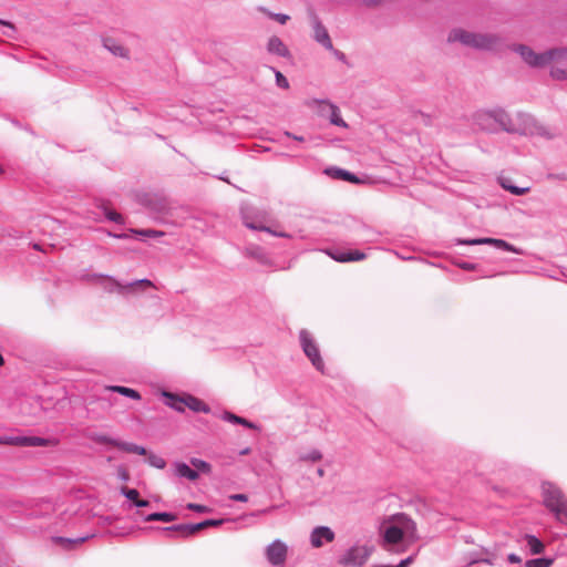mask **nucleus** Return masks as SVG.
Instances as JSON below:
<instances>
[{
	"mask_svg": "<svg viewBox=\"0 0 567 567\" xmlns=\"http://www.w3.org/2000/svg\"><path fill=\"white\" fill-rule=\"evenodd\" d=\"M417 539L415 522L405 514H395L381 528L380 546L391 554H402Z\"/></svg>",
	"mask_w": 567,
	"mask_h": 567,
	"instance_id": "1",
	"label": "nucleus"
},
{
	"mask_svg": "<svg viewBox=\"0 0 567 567\" xmlns=\"http://www.w3.org/2000/svg\"><path fill=\"white\" fill-rule=\"evenodd\" d=\"M449 42H461L464 45L481 50H497L501 45V38L495 34L473 33L462 29H454L450 32Z\"/></svg>",
	"mask_w": 567,
	"mask_h": 567,
	"instance_id": "2",
	"label": "nucleus"
},
{
	"mask_svg": "<svg viewBox=\"0 0 567 567\" xmlns=\"http://www.w3.org/2000/svg\"><path fill=\"white\" fill-rule=\"evenodd\" d=\"M512 50L517 52L522 59L533 68H543L553 61L560 62L567 55V49H550L548 51L536 53L525 44H515Z\"/></svg>",
	"mask_w": 567,
	"mask_h": 567,
	"instance_id": "3",
	"label": "nucleus"
},
{
	"mask_svg": "<svg viewBox=\"0 0 567 567\" xmlns=\"http://www.w3.org/2000/svg\"><path fill=\"white\" fill-rule=\"evenodd\" d=\"M496 133L503 131L511 134H526L527 126L534 122V118L526 113H517L516 117L519 123H516L509 113L503 107H494Z\"/></svg>",
	"mask_w": 567,
	"mask_h": 567,
	"instance_id": "4",
	"label": "nucleus"
},
{
	"mask_svg": "<svg viewBox=\"0 0 567 567\" xmlns=\"http://www.w3.org/2000/svg\"><path fill=\"white\" fill-rule=\"evenodd\" d=\"M240 216L243 224L251 229V230H259V231H266L271 234L275 237L280 238H291V235L285 231H276L271 229L268 226H265L261 220H259V214L258 212L250 205H244L240 207Z\"/></svg>",
	"mask_w": 567,
	"mask_h": 567,
	"instance_id": "5",
	"label": "nucleus"
},
{
	"mask_svg": "<svg viewBox=\"0 0 567 567\" xmlns=\"http://www.w3.org/2000/svg\"><path fill=\"white\" fill-rule=\"evenodd\" d=\"M299 340L302 348L303 353L307 355V358L311 361L312 365L320 372H323L324 370V362L321 358L319 347L317 342L315 341L311 333L302 329L299 332Z\"/></svg>",
	"mask_w": 567,
	"mask_h": 567,
	"instance_id": "6",
	"label": "nucleus"
},
{
	"mask_svg": "<svg viewBox=\"0 0 567 567\" xmlns=\"http://www.w3.org/2000/svg\"><path fill=\"white\" fill-rule=\"evenodd\" d=\"M372 549L367 545H354L347 549L338 561L344 567H360L368 560Z\"/></svg>",
	"mask_w": 567,
	"mask_h": 567,
	"instance_id": "7",
	"label": "nucleus"
},
{
	"mask_svg": "<svg viewBox=\"0 0 567 567\" xmlns=\"http://www.w3.org/2000/svg\"><path fill=\"white\" fill-rule=\"evenodd\" d=\"M453 245H467V246H475V245H489L497 249L509 251L514 254H522L523 251L519 248H516L514 245L509 244L508 241L504 239L498 238H489V237H482V238H454Z\"/></svg>",
	"mask_w": 567,
	"mask_h": 567,
	"instance_id": "8",
	"label": "nucleus"
},
{
	"mask_svg": "<svg viewBox=\"0 0 567 567\" xmlns=\"http://www.w3.org/2000/svg\"><path fill=\"white\" fill-rule=\"evenodd\" d=\"M473 124L481 131L486 133H496L495 113L493 109L477 110L472 115Z\"/></svg>",
	"mask_w": 567,
	"mask_h": 567,
	"instance_id": "9",
	"label": "nucleus"
},
{
	"mask_svg": "<svg viewBox=\"0 0 567 567\" xmlns=\"http://www.w3.org/2000/svg\"><path fill=\"white\" fill-rule=\"evenodd\" d=\"M324 252L338 262H353L367 258V254L358 249H344L341 247H330Z\"/></svg>",
	"mask_w": 567,
	"mask_h": 567,
	"instance_id": "10",
	"label": "nucleus"
},
{
	"mask_svg": "<svg viewBox=\"0 0 567 567\" xmlns=\"http://www.w3.org/2000/svg\"><path fill=\"white\" fill-rule=\"evenodd\" d=\"M93 279H107L111 282V287L106 288L109 291H113L114 288H118L121 292H124L128 289H136V288H151L154 287V284L150 279H138L132 282H128L126 285H121L117 280H115L113 277L109 275L103 274H93Z\"/></svg>",
	"mask_w": 567,
	"mask_h": 567,
	"instance_id": "11",
	"label": "nucleus"
},
{
	"mask_svg": "<svg viewBox=\"0 0 567 567\" xmlns=\"http://www.w3.org/2000/svg\"><path fill=\"white\" fill-rule=\"evenodd\" d=\"M266 558L272 566H282L287 558V546L280 539L274 540L266 548Z\"/></svg>",
	"mask_w": 567,
	"mask_h": 567,
	"instance_id": "12",
	"label": "nucleus"
},
{
	"mask_svg": "<svg viewBox=\"0 0 567 567\" xmlns=\"http://www.w3.org/2000/svg\"><path fill=\"white\" fill-rule=\"evenodd\" d=\"M310 19L313 29V39L327 50H333L331 38L327 28L322 24L315 11H310Z\"/></svg>",
	"mask_w": 567,
	"mask_h": 567,
	"instance_id": "13",
	"label": "nucleus"
},
{
	"mask_svg": "<svg viewBox=\"0 0 567 567\" xmlns=\"http://www.w3.org/2000/svg\"><path fill=\"white\" fill-rule=\"evenodd\" d=\"M545 507L564 526H567V498H544Z\"/></svg>",
	"mask_w": 567,
	"mask_h": 567,
	"instance_id": "14",
	"label": "nucleus"
},
{
	"mask_svg": "<svg viewBox=\"0 0 567 567\" xmlns=\"http://www.w3.org/2000/svg\"><path fill=\"white\" fill-rule=\"evenodd\" d=\"M336 538L334 532L328 526H317L310 534V544L315 548H320L324 543H332Z\"/></svg>",
	"mask_w": 567,
	"mask_h": 567,
	"instance_id": "15",
	"label": "nucleus"
},
{
	"mask_svg": "<svg viewBox=\"0 0 567 567\" xmlns=\"http://www.w3.org/2000/svg\"><path fill=\"white\" fill-rule=\"evenodd\" d=\"M152 529L163 533L165 537L172 540H185L190 538L187 523L173 524L166 527H152Z\"/></svg>",
	"mask_w": 567,
	"mask_h": 567,
	"instance_id": "16",
	"label": "nucleus"
},
{
	"mask_svg": "<svg viewBox=\"0 0 567 567\" xmlns=\"http://www.w3.org/2000/svg\"><path fill=\"white\" fill-rule=\"evenodd\" d=\"M173 474L176 477L185 478L187 481L194 482L198 478L197 471H194L190 464L185 462L176 461L172 464Z\"/></svg>",
	"mask_w": 567,
	"mask_h": 567,
	"instance_id": "17",
	"label": "nucleus"
},
{
	"mask_svg": "<svg viewBox=\"0 0 567 567\" xmlns=\"http://www.w3.org/2000/svg\"><path fill=\"white\" fill-rule=\"evenodd\" d=\"M324 174H327L329 177L333 179L344 181L352 184L360 183V178L357 175L344 168L330 166L324 169Z\"/></svg>",
	"mask_w": 567,
	"mask_h": 567,
	"instance_id": "18",
	"label": "nucleus"
},
{
	"mask_svg": "<svg viewBox=\"0 0 567 567\" xmlns=\"http://www.w3.org/2000/svg\"><path fill=\"white\" fill-rule=\"evenodd\" d=\"M93 536H94V534H86V535L78 536V537H73V538L55 536V537H53V542L55 544L61 545V547L63 549L71 550V549L75 548V546L84 543L85 540L92 538Z\"/></svg>",
	"mask_w": 567,
	"mask_h": 567,
	"instance_id": "19",
	"label": "nucleus"
},
{
	"mask_svg": "<svg viewBox=\"0 0 567 567\" xmlns=\"http://www.w3.org/2000/svg\"><path fill=\"white\" fill-rule=\"evenodd\" d=\"M141 517L144 522H164L171 523L178 518V515L175 512H153L150 514H141Z\"/></svg>",
	"mask_w": 567,
	"mask_h": 567,
	"instance_id": "20",
	"label": "nucleus"
},
{
	"mask_svg": "<svg viewBox=\"0 0 567 567\" xmlns=\"http://www.w3.org/2000/svg\"><path fill=\"white\" fill-rule=\"evenodd\" d=\"M267 50L271 54H276L278 56L286 58L289 55V50L282 42L280 38L277 35H272L267 43Z\"/></svg>",
	"mask_w": 567,
	"mask_h": 567,
	"instance_id": "21",
	"label": "nucleus"
},
{
	"mask_svg": "<svg viewBox=\"0 0 567 567\" xmlns=\"http://www.w3.org/2000/svg\"><path fill=\"white\" fill-rule=\"evenodd\" d=\"M163 398L165 399V404L169 406L171 409L177 411V412H184L185 411V396H179L175 393L163 391L162 392Z\"/></svg>",
	"mask_w": 567,
	"mask_h": 567,
	"instance_id": "22",
	"label": "nucleus"
},
{
	"mask_svg": "<svg viewBox=\"0 0 567 567\" xmlns=\"http://www.w3.org/2000/svg\"><path fill=\"white\" fill-rule=\"evenodd\" d=\"M221 420L233 423V424L243 425L244 427H247L250 430H259V426L256 423H254L243 416H239L233 412H229V411H225L223 413Z\"/></svg>",
	"mask_w": 567,
	"mask_h": 567,
	"instance_id": "23",
	"label": "nucleus"
},
{
	"mask_svg": "<svg viewBox=\"0 0 567 567\" xmlns=\"http://www.w3.org/2000/svg\"><path fill=\"white\" fill-rule=\"evenodd\" d=\"M316 102L324 104L327 107H329V110H330L329 120L332 125H336L339 127H344V128L348 127V124L342 118V116L340 114V110L337 105H334L333 103L326 102L323 100H317Z\"/></svg>",
	"mask_w": 567,
	"mask_h": 567,
	"instance_id": "24",
	"label": "nucleus"
},
{
	"mask_svg": "<svg viewBox=\"0 0 567 567\" xmlns=\"http://www.w3.org/2000/svg\"><path fill=\"white\" fill-rule=\"evenodd\" d=\"M184 404H185V406H187L189 410H192L194 412H203V413L210 412V408L208 404H206L203 400H200L192 394L185 395Z\"/></svg>",
	"mask_w": 567,
	"mask_h": 567,
	"instance_id": "25",
	"label": "nucleus"
},
{
	"mask_svg": "<svg viewBox=\"0 0 567 567\" xmlns=\"http://www.w3.org/2000/svg\"><path fill=\"white\" fill-rule=\"evenodd\" d=\"M291 511V505L289 502H281L280 504H272L265 509H262L261 514H268L274 516H287Z\"/></svg>",
	"mask_w": 567,
	"mask_h": 567,
	"instance_id": "26",
	"label": "nucleus"
},
{
	"mask_svg": "<svg viewBox=\"0 0 567 567\" xmlns=\"http://www.w3.org/2000/svg\"><path fill=\"white\" fill-rule=\"evenodd\" d=\"M59 441L55 437L27 436L24 446H55Z\"/></svg>",
	"mask_w": 567,
	"mask_h": 567,
	"instance_id": "27",
	"label": "nucleus"
},
{
	"mask_svg": "<svg viewBox=\"0 0 567 567\" xmlns=\"http://www.w3.org/2000/svg\"><path fill=\"white\" fill-rule=\"evenodd\" d=\"M526 545L532 555L542 554L545 549L543 542L535 535H525Z\"/></svg>",
	"mask_w": 567,
	"mask_h": 567,
	"instance_id": "28",
	"label": "nucleus"
},
{
	"mask_svg": "<svg viewBox=\"0 0 567 567\" xmlns=\"http://www.w3.org/2000/svg\"><path fill=\"white\" fill-rule=\"evenodd\" d=\"M107 390L118 393L125 398L132 399V400H141V394L138 391L132 388L123 386V385H110L107 386Z\"/></svg>",
	"mask_w": 567,
	"mask_h": 567,
	"instance_id": "29",
	"label": "nucleus"
},
{
	"mask_svg": "<svg viewBox=\"0 0 567 567\" xmlns=\"http://www.w3.org/2000/svg\"><path fill=\"white\" fill-rule=\"evenodd\" d=\"M117 449L121 451H124L127 453H134L137 455H146L147 454V450L144 446L137 445L133 442L120 441L117 444Z\"/></svg>",
	"mask_w": 567,
	"mask_h": 567,
	"instance_id": "30",
	"label": "nucleus"
},
{
	"mask_svg": "<svg viewBox=\"0 0 567 567\" xmlns=\"http://www.w3.org/2000/svg\"><path fill=\"white\" fill-rule=\"evenodd\" d=\"M194 471H197V476L199 477V474H210L212 473V465L207 461H204L202 458L192 457L189 461Z\"/></svg>",
	"mask_w": 567,
	"mask_h": 567,
	"instance_id": "31",
	"label": "nucleus"
},
{
	"mask_svg": "<svg viewBox=\"0 0 567 567\" xmlns=\"http://www.w3.org/2000/svg\"><path fill=\"white\" fill-rule=\"evenodd\" d=\"M97 207L103 210L104 216L107 220L113 221L118 225L125 224L124 217L120 213H117L113 209H110L105 204L102 203Z\"/></svg>",
	"mask_w": 567,
	"mask_h": 567,
	"instance_id": "32",
	"label": "nucleus"
},
{
	"mask_svg": "<svg viewBox=\"0 0 567 567\" xmlns=\"http://www.w3.org/2000/svg\"><path fill=\"white\" fill-rule=\"evenodd\" d=\"M501 186L504 189L508 190L511 194L516 195V196L524 195V194L528 193V190H529L528 187H518V186L514 185L509 178H502Z\"/></svg>",
	"mask_w": 567,
	"mask_h": 567,
	"instance_id": "33",
	"label": "nucleus"
},
{
	"mask_svg": "<svg viewBox=\"0 0 567 567\" xmlns=\"http://www.w3.org/2000/svg\"><path fill=\"white\" fill-rule=\"evenodd\" d=\"M25 435H0V444L24 446Z\"/></svg>",
	"mask_w": 567,
	"mask_h": 567,
	"instance_id": "34",
	"label": "nucleus"
},
{
	"mask_svg": "<svg viewBox=\"0 0 567 567\" xmlns=\"http://www.w3.org/2000/svg\"><path fill=\"white\" fill-rule=\"evenodd\" d=\"M90 439L97 444H109L117 447L120 440L113 439L106 434L94 433L90 435Z\"/></svg>",
	"mask_w": 567,
	"mask_h": 567,
	"instance_id": "35",
	"label": "nucleus"
},
{
	"mask_svg": "<svg viewBox=\"0 0 567 567\" xmlns=\"http://www.w3.org/2000/svg\"><path fill=\"white\" fill-rule=\"evenodd\" d=\"M148 505L150 502L146 498H125V501L122 504V507L125 509H133Z\"/></svg>",
	"mask_w": 567,
	"mask_h": 567,
	"instance_id": "36",
	"label": "nucleus"
},
{
	"mask_svg": "<svg viewBox=\"0 0 567 567\" xmlns=\"http://www.w3.org/2000/svg\"><path fill=\"white\" fill-rule=\"evenodd\" d=\"M145 456L147 457L146 461L151 466L158 468V470L165 468L166 461L161 455L147 452V454Z\"/></svg>",
	"mask_w": 567,
	"mask_h": 567,
	"instance_id": "37",
	"label": "nucleus"
},
{
	"mask_svg": "<svg viewBox=\"0 0 567 567\" xmlns=\"http://www.w3.org/2000/svg\"><path fill=\"white\" fill-rule=\"evenodd\" d=\"M554 563L553 558L548 557H539V558H533L528 559L525 563L526 567H550Z\"/></svg>",
	"mask_w": 567,
	"mask_h": 567,
	"instance_id": "38",
	"label": "nucleus"
},
{
	"mask_svg": "<svg viewBox=\"0 0 567 567\" xmlns=\"http://www.w3.org/2000/svg\"><path fill=\"white\" fill-rule=\"evenodd\" d=\"M542 496L551 497V496H563V495H561V491L556 485H554L553 483H549V482H544L542 484Z\"/></svg>",
	"mask_w": 567,
	"mask_h": 567,
	"instance_id": "39",
	"label": "nucleus"
},
{
	"mask_svg": "<svg viewBox=\"0 0 567 567\" xmlns=\"http://www.w3.org/2000/svg\"><path fill=\"white\" fill-rule=\"evenodd\" d=\"M130 231L136 236L147 237V238H158L164 235L163 231L156 229H135L131 228Z\"/></svg>",
	"mask_w": 567,
	"mask_h": 567,
	"instance_id": "40",
	"label": "nucleus"
},
{
	"mask_svg": "<svg viewBox=\"0 0 567 567\" xmlns=\"http://www.w3.org/2000/svg\"><path fill=\"white\" fill-rule=\"evenodd\" d=\"M299 458L300 461L318 462L322 458V454L319 450L312 449L311 451L301 454Z\"/></svg>",
	"mask_w": 567,
	"mask_h": 567,
	"instance_id": "41",
	"label": "nucleus"
},
{
	"mask_svg": "<svg viewBox=\"0 0 567 567\" xmlns=\"http://www.w3.org/2000/svg\"><path fill=\"white\" fill-rule=\"evenodd\" d=\"M187 527L190 538L206 529L203 520L198 523H187Z\"/></svg>",
	"mask_w": 567,
	"mask_h": 567,
	"instance_id": "42",
	"label": "nucleus"
},
{
	"mask_svg": "<svg viewBox=\"0 0 567 567\" xmlns=\"http://www.w3.org/2000/svg\"><path fill=\"white\" fill-rule=\"evenodd\" d=\"M271 70L275 72L276 84L281 89H288L289 82H288L287 78L280 71H278L274 68H271Z\"/></svg>",
	"mask_w": 567,
	"mask_h": 567,
	"instance_id": "43",
	"label": "nucleus"
},
{
	"mask_svg": "<svg viewBox=\"0 0 567 567\" xmlns=\"http://www.w3.org/2000/svg\"><path fill=\"white\" fill-rule=\"evenodd\" d=\"M550 74L553 78L557 80H566L567 79V68L553 66Z\"/></svg>",
	"mask_w": 567,
	"mask_h": 567,
	"instance_id": "44",
	"label": "nucleus"
},
{
	"mask_svg": "<svg viewBox=\"0 0 567 567\" xmlns=\"http://www.w3.org/2000/svg\"><path fill=\"white\" fill-rule=\"evenodd\" d=\"M227 519H224V518H208V519H205L203 520L204 522V525H205V528H208V527H217V526H220L223 525Z\"/></svg>",
	"mask_w": 567,
	"mask_h": 567,
	"instance_id": "45",
	"label": "nucleus"
},
{
	"mask_svg": "<svg viewBox=\"0 0 567 567\" xmlns=\"http://www.w3.org/2000/svg\"><path fill=\"white\" fill-rule=\"evenodd\" d=\"M268 16L278 21L280 24H285L289 19L290 17L288 14H285V13H272V12H269Z\"/></svg>",
	"mask_w": 567,
	"mask_h": 567,
	"instance_id": "46",
	"label": "nucleus"
},
{
	"mask_svg": "<svg viewBox=\"0 0 567 567\" xmlns=\"http://www.w3.org/2000/svg\"><path fill=\"white\" fill-rule=\"evenodd\" d=\"M0 24L7 27L10 31L8 32H4V34L9 38H14V33H16V27L13 23H11L10 21H6V20H2L0 19Z\"/></svg>",
	"mask_w": 567,
	"mask_h": 567,
	"instance_id": "47",
	"label": "nucleus"
},
{
	"mask_svg": "<svg viewBox=\"0 0 567 567\" xmlns=\"http://www.w3.org/2000/svg\"><path fill=\"white\" fill-rule=\"evenodd\" d=\"M97 230L101 231V233H105L109 237L116 238V239H127L130 237L125 233L116 234V233H112L110 230H106L104 228H99Z\"/></svg>",
	"mask_w": 567,
	"mask_h": 567,
	"instance_id": "48",
	"label": "nucleus"
},
{
	"mask_svg": "<svg viewBox=\"0 0 567 567\" xmlns=\"http://www.w3.org/2000/svg\"><path fill=\"white\" fill-rule=\"evenodd\" d=\"M186 507L190 511H195V512H199V513H206V512H209L210 509L205 506V505H199V504H194V503H189L186 505Z\"/></svg>",
	"mask_w": 567,
	"mask_h": 567,
	"instance_id": "49",
	"label": "nucleus"
},
{
	"mask_svg": "<svg viewBox=\"0 0 567 567\" xmlns=\"http://www.w3.org/2000/svg\"><path fill=\"white\" fill-rule=\"evenodd\" d=\"M415 558V555L408 556L406 558L402 559L395 567H409Z\"/></svg>",
	"mask_w": 567,
	"mask_h": 567,
	"instance_id": "50",
	"label": "nucleus"
},
{
	"mask_svg": "<svg viewBox=\"0 0 567 567\" xmlns=\"http://www.w3.org/2000/svg\"><path fill=\"white\" fill-rule=\"evenodd\" d=\"M122 496H140V493L135 488H121Z\"/></svg>",
	"mask_w": 567,
	"mask_h": 567,
	"instance_id": "51",
	"label": "nucleus"
},
{
	"mask_svg": "<svg viewBox=\"0 0 567 567\" xmlns=\"http://www.w3.org/2000/svg\"><path fill=\"white\" fill-rule=\"evenodd\" d=\"M107 49L115 55L123 56L125 49L121 45H114L113 48L107 47Z\"/></svg>",
	"mask_w": 567,
	"mask_h": 567,
	"instance_id": "52",
	"label": "nucleus"
},
{
	"mask_svg": "<svg viewBox=\"0 0 567 567\" xmlns=\"http://www.w3.org/2000/svg\"><path fill=\"white\" fill-rule=\"evenodd\" d=\"M507 560L511 563V564H519L522 561V558L520 556H518L517 554L515 553H511L508 554L507 556Z\"/></svg>",
	"mask_w": 567,
	"mask_h": 567,
	"instance_id": "53",
	"label": "nucleus"
},
{
	"mask_svg": "<svg viewBox=\"0 0 567 567\" xmlns=\"http://www.w3.org/2000/svg\"><path fill=\"white\" fill-rule=\"evenodd\" d=\"M458 267L461 269L467 270V271H471V270L475 269V265L472 264V262H468V261H463V262L458 264Z\"/></svg>",
	"mask_w": 567,
	"mask_h": 567,
	"instance_id": "54",
	"label": "nucleus"
},
{
	"mask_svg": "<svg viewBox=\"0 0 567 567\" xmlns=\"http://www.w3.org/2000/svg\"><path fill=\"white\" fill-rule=\"evenodd\" d=\"M330 51L333 53V55H334L339 61L346 62L347 56H346V54H344L343 52H341V51H339V50H337V49H334V48H333V50H330Z\"/></svg>",
	"mask_w": 567,
	"mask_h": 567,
	"instance_id": "55",
	"label": "nucleus"
},
{
	"mask_svg": "<svg viewBox=\"0 0 567 567\" xmlns=\"http://www.w3.org/2000/svg\"><path fill=\"white\" fill-rule=\"evenodd\" d=\"M286 135L289 136V137H292L293 140H296L298 142H303L305 141L303 136H297V135H293V134H291L289 132H286Z\"/></svg>",
	"mask_w": 567,
	"mask_h": 567,
	"instance_id": "56",
	"label": "nucleus"
},
{
	"mask_svg": "<svg viewBox=\"0 0 567 567\" xmlns=\"http://www.w3.org/2000/svg\"><path fill=\"white\" fill-rule=\"evenodd\" d=\"M368 6H375L380 2V0H365L364 1Z\"/></svg>",
	"mask_w": 567,
	"mask_h": 567,
	"instance_id": "57",
	"label": "nucleus"
},
{
	"mask_svg": "<svg viewBox=\"0 0 567 567\" xmlns=\"http://www.w3.org/2000/svg\"><path fill=\"white\" fill-rule=\"evenodd\" d=\"M318 476L322 477L324 475V470L322 467L317 468Z\"/></svg>",
	"mask_w": 567,
	"mask_h": 567,
	"instance_id": "58",
	"label": "nucleus"
},
{
	"mask_svg": "<svg viewBox=\"0 0 567 567\" xmlns=\"http://www.w3.org/2000/svg\"><path fill=\"white\" fill-rule=\"evenodd\" d=\"M371 567H395V565H384V564H382V565H373Z\"/></svg>",
	"mask_w": 567,
	"mask_h": 567,
	"instance_id": "59",
	"label": "nucleus"
},
{
	"mask_svg": "<svg viewBox=\"0 0 567 567\" xmlns=\"http://www.w3.org/2000/svg\"><path fill=\"white\" fill-rule=\"evenodd\" d=\"M480 561L492 565V561L488 558L481 559Z\"/></svg>",
	"mask_w": 567,
	"mask_h": 567,
	"instance_id": "60",
	"label": "nucleus"
},
{
	"mask_svg": "<svg viewBox=\"0 0 567 567\" xmlns=\"http://www.w3.org/2000/svg\"><path fill=\"white\" fill-rule=\"evenodd\" d=\"M234 501L238 502H247L249 498L243 497V498H233Z\"/></svg>",
	"mask_w": 567,
	"mask_h": 567,
	"instance_id": "61",
	"label": "nucleus"
},
{
	"mask_svg": "<svg viewBox=\"0 0 567 567\" xmlns=\"http://www.w3.org/2000/svg\"><path fill=\"white\" fill-rule=\"evenodd\" d=\"M248 453H249V449H248V447H247V449H245V450H243V451L240 452V454H241V455H246V454H248Z\"/></svg>",
	"mask_w": 567,
	"mask_h": 567,
	"instance_id": "62",
	"label": "nucleus"
},
{
	"mask_svg": "<svg viewBox=\"0 0 567 567\" xmlns=\"http://www.w3.org/2000/svg\"><path fill=\"white\" fill-rule=\"evenodd\" d=\"M4 364V359L2 357V354L0 353V367H2Z\"/></svg>",
	"mask_w": 567,
	"mask_h": 567,
	"instance_id": "63",
	"label": "nucleus"
},
{
	"mask_svg": "<svg viewBox=\"0 0 567 567\" xmlns=\"http://www.w3.org/2000/svg\"><path fill=\"white\" fill-rule=\"evenodd\" d=\"M126 476H127L126 472H125V471H122L121 477H122L123 480H125V478H126Z\"/></svg>",
	"mask_w": 567,
	"mask_h": 567,
	"instance_id": "64",
	"label": "nucleus"
}]
</instances>
